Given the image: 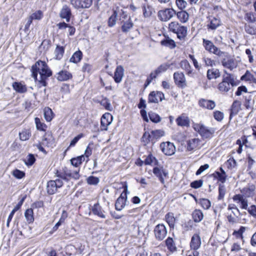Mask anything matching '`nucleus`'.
Masks as SVG:
<instances>
[{
  "mask_svg": "<svg viewBox=\"0 0 256 256\" xmlns=\"http://www.w3.org/2000/svg\"><path fill=\"white\" fill-rule=\"evenodd\" d=\"M176 120L178 126L182 127H188L190 126V118L185 114H182L178 116Z\"/></svg>",
  "mask_w": 256,
  "mask_h": 256,
  "instance_id": "aec40b11",
  "label": "nucleus"
},
{
  "mask_svg": "<svg viewBox=\"0 0 256 256\" xmlns=\"http://www.w3.org/2000/svg\"><path fill=\"white\" fill-rule=\"evenodd\" d=\"M154 232L156 239L160 241L166 236L167 230L164 224H158L154 227Z\"/></svg>",
  "mask_w": 256,
  "mask_h": 256,
  "instance_id": "0eeeda50",
  "label": "nucleus"
},
{
  "mask_svg": "<svg viewBox=\"0 0 256 256\" xmlns=\"http://www.w3.org/2000/svg\"><path fill=\"white\" fill-rule=\"evenodd\" d=\"M123 22L124 24L122 26V30L124 32H129L134 26V24L130 18H129L127 20L124 22Z\"/></svg>",
  "mask_w": 256,
  "mask_h": 256,
  "instance_id": "e433bc0d",
  "label": "nucleus"
},
{
  "mask_svg": "<svg viewBox=\"0 0 256 256\" xmlns=\"http://www.w3.org/2000/svg\"><path fill=\"white\" fill-rule=\"evenodd\" d=\"M82 57V52L78 50L70 58V61L76 64L80 61Z\"/></svg>",
  "mask_w": 256,
  "mask_h": 256,
  "instance_id": "a19ab883",
  "label": "nucleus"
},
{
  "mask_svg": "<svg viewBox=\"0 0 256 256\" xmlns=\"http://www.w3.org/2000/svg\"><path fill=\"white\" fill-rule=\"evenodd\" d=\"M86 180L88 184L90 185H96L100 182V180L98 177L93 176H88Z\"/></svg>",
  "mask_w": 256,
  "mask_h": 256,
  "instance_id": "052dcab7",
  "label": "nucleus"
},
{
  "mask_svg": "<svg viewBox=\"0 0 256 256\" xmlns=\"http://www.w3.org/2000/svg\"><path fill=\"white\" fill-rule=\"evenodd\" d=\"M90 210L94 215L96 216L101 218H106V212L102 208L98 202L94 204Z\"/></svg>",
  "mask_w": 256,
  "mask_h": 256,
  "instance_id": "9b49d317",
  "label": "nucleus"
},
{
  "mask_svg": "<svg viewBox=\"0 0 256 256\" xmlns=\"http://www.w3.org/2000/svg\"><path fill=\"white\" fill-rule=\"evenodd\" d=\"M64 52V48L62 46L56 45L54 50V58L57 60H60Z\"/></svg>",
  "mask_w": 256,
  "mask_h": 256,
  "instance_id": "473e14b6",
  "label": "nucleus"
},
{
  "mask_svg": "<svg viewBox=\"0 0 256 256\" xmlns=\"http://www.w3.org/2000/svg\"><path fill=\"white\" fill-rule=\"evenodd\" d=\"M148 116L150 120L155 123L160 122L161 120L160 117L156 114L153 112H150Z\"/></svg>",
  "mask_w": 256,
  "mask_h": 256,
  "instance_id": "bf43d9fd",
  "label": "nucleus"
},
{
  "mask_svg": "<svg viewBox=\"0 0 256 256\" xmlns=\"http://www.w3.org/2000/svg\"><path fill=\"white\" fill-rule=\"evenodd\" d=\"M240 102L238 100H235L232 104L231 106V112L230 114V118L234 115H236L239 112L240 108Z\"/></svg>",
  "mask_w": 256,
  "mask_h": 256,
  "instance_id": "72a5a7b5",
  "label": "nucleus"
},
{
  "mask_svg": "<svg viewBox=\"0 0 256 256\" xmlns=\"http://www.w3.org/2000/svg\"><path fill=\"white\" fill-rule=\"evenodd\" d=\"M12 174L17 179H21L25 176V172L18 169L14 170Z\"/></svg>",
  "mask_w": 256,
  "mask_h": 256,
  "instance_id": "13d9d810",
  "label": "nucleus"
},
{
  "mask_svg": "<svg viewBox=\"0 0 256 256\" xmlns=\"http://www.w3.org/2000/svg\"><path fill=\"white\" fill-rule=\"evenodd\" d=\"M221 62L222 66L230 70H232L235 67L234 60L227 53L224 52V54L222 56Z\"/></svg>",
  "mask_w": 256,
  "mask_h": 256,
  "instance_id": "6e6552de",
  "label": "nucleus"
},
{
  "mask_svg": "<svg viewBox=\"0 0 256 256\" xmlns=\"http://www.w3.org/2000/svg\"><path fill=\"white\" fill-rule=\"evenodd\" d=\"M174 82L179 87L186 86V80L184 74L181 72H175L174 74Z\"/></svg>",
  "mask_w": 256,
  "mask_h": 256,
  "instance_id": "dca6fc26",
  "label": "nucleus"
},
{
  "mask_svg": "<svg viewBox=\"0 0 256 256\" xmlns=\"http://www.w3.org/2000/svg\"><path fill=\"white\" fill-rule=\"evenodd\" d=\"M170 66V64H162L160 66H159L156 70L155 72L158 74H159L166 70L169 68Z\"/></svg>",
  "mask_w": 256,
  "mask_h": 256,
  "instance_id": "69168bd1",
  "label": "nucleus"
},
{
  "mask_svg": "<svg viewBox=\"0 0 256 256\" xmlns=\"http://www.w3.org/2000/svg\"><path fill=\"white\" fill-rule=\"evenodd\" d=\"M206 76L209 80L216 79L220 76V73L218 69L212 68L207 71Z\"/></svg>",
  "mask_w": 256,
  "mask_h": 256,
  "instance_id": "a878e982",
  "label": "nucleus"
},
{
  "mask_svg": "<svg viewBox=\"0 0 256 256\" xmlns=\"http://www.w3.org/2000/svg\"><path fill=\"white\" fill-rule=\"evenodd\" d=\"M154 174L158 178L159 180L162 184H164V176L166 177L168 175V172L166 170L163 168V167L160 168L158 167H154L152 170Z\"/></svg>",
  "mask_w": 256,
  "mask_h": 256,
  "instance_id": "ddd939ff",
  "label": "nucleus"
},
{
  "mask_svg": "<svg viewBox=\"0 0 256 256\" xmlns=\"http://www.w3.org/2000/svg\"><path fill=\"white\" fill-rule=\"evenodd\" d=\"M199 203L202 207L204 210L209 209L211 206V202L210 200L207 198L200 199Z\"/></svg>",
  "mask_w": 256,
  "mask_h": 256,
  "instance_id": "3c124183",
  "label": "nucleus"
},
{
  "mask_svg": "<svg viewBox=\"0 0 256 256\" xmlns=\"http://www.w3.org/2000/svg\"><path fill=\"white\" fill-rule=\"evenodd\" d=\"M143 15L144 18L150 17L154 12L152 7L147 4H144L142 6Z\"/></svg>",
  "mask_w": 256,
  "mask_h": 256,
  "instance_id": "7c9ffc66",
  "label": "nucleus"
},
{
  "mask_svg": "<svg viewBox=\"0 0 256 256\" xmlns=\"http://www.w3.org/2000/svg\"><path fill=\"white\" fill-rule=\"evenodd\" d=\"M31 136L30 130H24L19 133L20 138L21 140L24 141L28 140Z\"/></svg>",
  "mask_w": 256,
  "mask_h": 256,
  "instance_id": "de8ad7c7",
  "label": "nucleus"
},
{
  "mask_svg": "<svg viewBox=\"0 0 256 256\" xmlns=\"http://www.w3.org/2000/svg\"><path fill=\"white\" fill-rule=\"evenodd\" d=\"M32 76L35 80H38L42 86H46V79L52 75V71L45 62L37 61L32 66Z\"/></svg>",
  "mask_w": 256,
  "mask_h": 256,
  "instance_id": "f257e3e1",
  "label": "nucleus"
},
{
  "mask_svg": "<svg viewBox=\"0 0 256 256\" xmlns=\"http://www.w3.org/2000/svg\"><path fill=\"white\" fill-rule=\"evenodd\" d=\"M166 220L170 228H174L176 219L172 212H169L165 216Z\"/></svg>",
  "mask_w": 256,
  "mask_h": 256,
  "instance_id": "c756f323",
  "label": "nucleus"
},
{
  "mask_svg": "<svg viewBox=\"0 0 256 256\" xmlns=\"http://www.w3.org/2000/svg\"><path fill=\"white\" fill-rule=\"evenodd\" d=\"M202 61L204 62L205 65L208 66H213L216 65V62L214 60L206 56L202 58Z\"/></svg>",
  "mask_w": 256,
  "mask_h": 256,
  "instance_id": "e2e57ef3",
  "label": "nucleus"
},
{
  "mask_svg": "<svg viewBox=\"0 0 256 256\" xmlns=\"http://www.w3.org/2000/svg\"><path fill=\"white\" fill-rule=\"evenodd\" d=\"M166 245L168 249L171 252H174L176 250V247L172 238L168 237L165 240Z\"/></svg>",
  "mask_w": 256,
  "mask_h": 256,
  "instance_id": "4c0bfd02",
  "label": "nucleus"
},
{
  "mask_svg": "<svg viewBox=\"0 0 256 256\" xmlns=\"http://www.w3.org/2000/svg\"><path fill=\"white\" fill-rule=\"evenodd\" d=\"M245 32L250 35L256 34V28L250 24H246L244 26Z\"/></svg>",
  "mask_w": 256,
  "mask_h": 256,
  "instance_id": "09e8293b",
  "label": "nucleus"
},
{
  "mask_svg": "<svg viewBox=\"0 0 256 256\" xmlns=\"http://www.w3.org/2000/svg\"><path fill=\"white\" fill-rule=\"evenodd\" d=\"M202 46L204 49L210 54H213L218 56H222L224 54V52L221 51L211 40L202 38Z\"/></svg>",
  "mask_w": 256,
  "mask_h": 256,
  "instance_id": "39448f33",
  "label": "nucleus"
},
{
  "mask_svg": "<svg viewBox=\"0 0 256 256\" xmlns=\"http://www.w3.org/2000/svg\"><path fill=\"white\" fill-rule=\"evenodd\" d=\"M84 155H81L78 156L76 158H72L70 160V163L72 166L76 168H80V166L82 164V162H84Z\"/></svg>",
  "mask_w": 256,
  "mask_h": 256,
  "instance_id": "cd10ccee",
  "label": "nucleus"
},
{
  "mask_svg": "<svg viewBox=\"0 0 256 256\" xmlns=\"http://www.w3.org/2000/svg\"><path fill=\"white\" fill-rule=\"evenodd\" d=\"M118 12L116 10H114L113 12V14L109 18L108 20V26L110 27H112L116 24V22L117 20L118 16Z\"/></svg>",
  "mask_w": 256,
  "mask_h": 256,
  "instance_id": "a18cd8bd",
  "label": "nucleus"
},
{
  "mask_svg": "<svg viewBox=\"0 0 256 256\" xmlns=\"http://www.w3.org/2000/svg\"><path fill=\"white\" fill-rule=\"evenodd\" d=\"M164 94L161 92H152L149 96L148 101L149 102H158V101H162L164 99Z\"/></svg>",
  "mask_w": 256,
  "mask_h": 256,
  "instance_id": "f3484780",
  "label": "nucleus"
},
{
  "mask_svg": "<svg viewBox=\"0 0 256 256\" xmlns=\"http://www.w3.org/2000/svg\"><path fill=\"white\" fill-rule=\"evenodd\" d=\"M192 128L203 138H212L214 132V130L212 128L206 127L202 124L194 123Z\"/></svg>",
  "mask_w": 256,
  "mask_h": 256,
  "instance_id": "20e7f679",
  "label": "nucleus"
},
{
  "mask_svg": "<svg viewBox=\"0 0 256 256\" xmlns=\"http://www.w3.org/2000/svg\"><path fill=\"white\" fill-rule=\"evenodd\" d=\"M198 105L201 108L210 110H213L216 106L214 101L204 98H201L198 100Z\"/></svg>",
  "mask_w": 256,
  "mask_h": 256,
  "instance_id": "a211bd4d",
  "label": "nucleus"
},
{
  "mask_svg": "<svg viewBox=\"0 0 256 256\" xmlns=\"http://www.w3.org/2000/svg\"><path fill=\"white\" fill-rule=\"evenodd\" d=\"M168 29L170 32L176 34L180 40L184 39L187 35V27L180 25L176 22H172L170 23Z\"/></svg>",
  "mask_w": 256,
  "mask_h": 256,
  "instance_id": "7ed1b4c3",
  "label": "nucleus"
},
{
  "mask_svg": "<svg viewBox=\"0 0 256 256\" xmlns=\"http://www.w3.org/2000/svg\"><path fill=\"white\" fill-rule=\"evenodd\" d=\"M203 184V180H196L192 182L190 184V186L191 188L197 189L200 188Z\"/></svg>",
  "mask_w": 256,
  "mask_h": 256,
  "instance_id": "0e129e2a",
  "label": "nucleus"
},
{
  "mask_svg": "<svg viewBox=\"0 0 256 256\" xmlns=\"http://www.w3.org/2000/svg\"><path fill=\"white\" fill-rule=\"evenodd\" d=\"M220 25V20L217 19L215 18H212L210 19V24H208V28L211 29L212 30H214L217 28Z\"/></svg>",
  "mask_w": 256,
  "mask_h": 256,
  "instance_id": "37998d69",
  "label": "nucleus"
},
{
  "mask_svg": "<svg viewBox=\"0 0 256 256\" xmlns=\"http://www.w3.org/2000/svg\"><path fill=\"white\" fill-rule=\"evenodd\" d=\"M112 115L108 112L102 115L101 118V129L102 130H108V126L112 123Z\"/></svg>",
  "mask_w": 256,
  "mask_h": 256,
  "instance_id": "2eb2a0df",
  "label": "nucleus"
},
{
  "mask_svg": "<svg viewBox=\"0 0 256 256\" xmlns=\"http://www.w3.org/2000/svg\"><path fill=\"white\" fill-rule=\"evenodd\" d=\"M128 193V186L126 184L124 186V190L117 198L115 202V208L118 211L122 210L126 204L127 201V194Z\"/></svg>",
  "mask_w": 256,
  "mask_h": 256,
  "instance_id": "423d86ee",
  "label": "nucleus"
},
{
  "mask_svg": "<svg viewBox=\"0 0 256 256\" xmlns=\"http://www.w3.org/2000/svg\"><path fill=\"white\" fill-rule=\"evenodd\" d=\"M162 46L168 47L170 48H174L176 46V43L174 40L169 38H166L160 42Z\"/></svg>",
  "mask_w": 256,
  "mask_h": 256,
  "instance_id": "c03bdc74",
  "label": "nucleus"
},
{
  "mask_svg": "<svg viewBox=\"0 0 256 256\" xmlns=\"http://www.w3.org/2000/svg\"><path fill=\"white\" fill-rule=\"evenodd\" d=\"M192 216L194 222L196 223L200 222L204 218L202 211L198 209H196L192 212Z\"/></svg>",
  "mask_w": 256,
  "mask_h": 256,
  "instance_id": "393cba45",
  "label": "nucleus"
},
{
  "mask_svg": "<svg viewBox=\"0 0 256 256\" xmlns=\"http://www.w3.org/2000/svg\"><path fill=\"white\" fill-rule=\"evenodd\" d=\"M178 18L182 23L186 22L189 18V14L185 10H181L176 13Z\"/></svg>",
  "mask_w": 256,
  "mask_h": 256,
  "instance_id": "2f4dec72",
  "label": "nucleus"
},
{
  "mask_svg": "<svg viewBox=\"0 0 256 256\" xmlns=\"http://www.w3.org/2000/svg\"><path fill=\"white\" fill-rule=\"evenodd\" d=\"M36 158L34 154H28L26 158L24 160V164L28 167L32 166L36 162Z\"/></svg>",
  "mask_w": 256,
  "mask_h": 256,
  "instance_id": "c9c22d12",
  "label": "nucleus"
},
{
  "mask_svg": "<svg viewBox=\"0 0 256 256\" xmlns=\"http://www.w3.org/2000/svg\"><path fill=\"white\" fill-rule=\"evenodd\" d=\"M92 0H70V4L75 8H87L92 4Z\"/></svg>",
  "mask_w": 256,
  "mask_h": 256,
  "instance_id": "9d476101",
  "label": "nucleus"
},
{
  "mask_svg": "<svg viewBox=\"0 0 256 256\" xmlns=\"http://www.w3.org/2000/svg\"><path fill=\"white\" fill-rule=\"evenodd\" d=\"M228 209L231 210L232 213L236 217L238 218L240 215V212L239 210L236 206L234 204H229L228 206Z\"/></svg>",
  "mask_w": 256,
  "mask_h": 256,
  "instance_id": "6e6d98bb",
  "label": "nucleus"
},
{
  "mask_svg": "<svg viewBox=\"0 0 256 256\" xmlns=\"http://www.w3.org/2000/svg\"><path fill=\"white\" fill-rule=\"evenodd\" d=\"M24 216L27 222L30 224L34 222V211L31 208L27 209L24 212Z\"/></svg>",
  "mask_w": 256,
  "mask_h": 256,
  "instance_id": "79ce46f5",
  "label": "nucleus"
},
{
  "mask_svg": "<svg viewBox=\"0 0 256 256\" xmlns=\"http://www.w3.org/2000/svg\"><path fill=\"white\" fill-rule=\"evenodd\" d=\"M30 17L32 20H40L43 17V13L40 10H38L32 13Z\"/></svg>",
  "mask_w": 256,
  "mask_h": 256,
  "instance_id": "4d7b16f0",
  "label": "nucleus"
},
{
  "mask_svg": "<svg viewBox=\"0 0 256 256\" xmlns=\"http://www.w3.org/2000/svg\"><path fill=\"white\" fill-rule=\"evenodd\" d=\"M71 16L70 8L66 5L64 6L60 14V17L62 18H65L67 22H69Z\"/></svg>",
  "mask_w": 256,
  "mask_h": 256,
  "instance_id": "412c9836",
  "label": "nucleus"
},
{
  "mask_svg": "<svg viewBox=\"0 0 256 256\" xmlns=\"http://www.w3.org/2000/svg\"><path fill=\"white\" fill-rule=\"evenodd\" d=\"M72 78V74L67 70H61L57 74L56 78L59 81H66Z\"/></svg>",
  "mask_w": 256,
  "mask_h": 256,
  "instance_id": "5701e85b",
  "label": "nucleus"
},
{
  "mask_svg": "<svg viewBox=\"0 0 256 256\" xmlns=\"http://www.w3.org/2000/svg\"><path fill=\"white\" fill-rule=\"evenodd\" d=\"M219 170L220 171H215L214 173L210 174V176L212 177L214 179L218 180L221 183L224 184L226 181L227 175L222 167H220Z\"/></svg>",
  "mask_w": 256,
  "mask_h": 256,
  "instance_id": "f8f14e48",
  "label": "nucleus"
},
{
  "mask_svg": "<svg viewBox=\"0 0 256 256\" xmlns=\"http://www.w3.org/2000/svg\"><path fill=\"white\" fill-rule=\"evenodd\" d=\"M44 117L47 122H50L54 116V114L50 108L46 107L44 109Z\"/></svg>",
  "mask_w": 256,
  "mask_h": 256,
  "instance_id": "ea45409f",
  "label": "nucleus"
},
{
  "mask_svg": "<svg viewBox=\"0 0 256 256\" xmlns=\"http://www.w3.org/2000/svg\"><path fill=\"white\" fill-rule=\"evenodd\" d=\"M47 192L49 194H54L58 190V188L54 180H50L47 184Z\"/></svg>",
  "mask_w": 256,
  "mask_h": 256,
  "instance_id": "f704fd0d",
  "label": "nucleus"
},
{
  "mask_svg": "<svg viewBox=\"0 0 256 256\" xmlns=\"http://www.w3.org/2000/svg\"><path fill=\"white\" fill-rule=\"evenodd\" d=\"M100 104L104 106V108L109 111L112 110V107L110 104V100L106 98H103L100 102Z\"/></svg>",
  "mask_w": 256,
  "mask_h": 256,
  "instance_id": "864d4df0",
  "label": "nucleus"
},
{
  "mask_svg": "<svg viewBox=\"0 0 256 256\" xmlns=\"http://www.w3.org/2000/svg\"><path fill=\"white\" fill-rule=\"evenodd\" d=\"M224 72L222 82L218 84V88L221 92H228L230 89V86H236L237 82L233 74L228 73L226 70Z\"/></svg>",
  "mask_w": 256,
  "mask_h": 256,
  "instance_id": "f03ea898",
  "label": "nucleus"
},
{
  "mask_svg": "<svg viewBox=\"0 0 256 256\" xmlns=\"http://www.w3.org/2000/svg\"><path fill=\"white\" fill-rule=\"evenodd\" d=\"M114 10L118 12V16L119 15L120 20L122 21V23L124 22V20H125L128 18L126 12H125L122 9H120L119 8L116 7V8L114 9Z\"/></svg>",
  "mask_w": 256,
  "mask_h": 256,
  "instance_id": "603ef678",
  "label": "nucleus"
},
{
  "mask_svg": "<svg viewBox=\"0 0 256 256\" xmlns=\"http://www.w3.org/2000/svg\"><path fill=\"white\" fill-rule=\"evenodd\" d=\"M240 80L256 84V78L248 70L246 71L244 74L241 77Z\"/></svg>",
  "mask_w": 256,
  "mask_h": 256,
  "instance_id": "58836bf2",
  "label": "nucleus"
},
{
  "mask_svg": "<svg viewBox=\"0 0 256 256\" xmlns=\"http://www.w3.org/2000/svg\"><path fill=\"white\" fill-rule=\"evenodd\" d=\"M62 171L69 179L71 178L76 180H78L80 178V168H76L74 170H72L66 167H64L62 168Z\"/></svg>",
  "mask_w": 256,
  "mask_h": 256,
  "instance_id": "4468645a",
  "label": "nucleus"
},
{
  "mask_svg": "<svg viewBox=\"0 0 256 256\" xmlns=\"http://www.w3.org/2000/svg\"><path fill=\"white\" fill-rule=\"evenodd\" d=\"M245 20L252 23L256 22V14L253 12H246L245 14Z\"/></svg>",
  "mask_w": 256,
  "mask_h": 256,
  "instance_id": "8fccbe9b",
  "label": "nucleus"
},
{
  "mask_svg": "<svg viewBox=\"0 0 256 256\" xmlns=\"http://www.w3.org/2000/svg\"><path fill=\"white\" fill-rule=\"evenodd\" d=\"M34 120L36 124V128L38 130L41 131L46 130L47 126L44 122H42L40 119L38 118H36Z\"/></svg>",
  "mask_w": 256,
  "mask_h": 256,
  "instance_id": "49530a36",
  "label": "nucleus"
},
{
  "mask_svg": "<svg viewBox=\"0 0 256 256\" xmlns=\"http://www.w3.org/2000/svg\"><path fill=\"white\" fill-rule=\"evenodd\" d=\"M164 134V132L162 130H156L152 131L151 132V136L152 138V139H157Z\"/></svg>",
  "mask_w": 256,
  "mask_h": 256,
  "instance_id": "774afa93",
  "label": "nucleus"
},
{
  "mask_svg": "<svg viewBox=\"0 0 256 256\" xmlns=\"http://www.w3.org/2000/svg\"><path fill=\"white\" fill-rule=\"evenodd\" d=\"M124 69L123 67L121 66H118L116 69L114 76L115 82L116 83L120 82L124 76Z\"/></svg>",
  "mask_w": 256,
  "mask_h": 256,
  "instance_id": "4be33fe9",
  "label": "nucleus"
},
{
  "mask_svg": "<svg viewBox=\"0 0 256 256\" xmlns=\"http://www.w3.org/2000/svg\"><path fill=\"white\" fill-rule=\"evenodd\" d=\"M226 164L228 169H232L236 167V162L233 157H231L226 162Z\"/></svg>",
  "mask_w": 256,
  "mask_h": 256,
  "instance_id": "5fc2aeb1",
  "label": "nucleus"
},
{
  "mask_svg": "<svg viewBox=\"0 0 256 256\" xmlns=\"http://www.w3.org/2000/svg\"><path fill=\"white\" fill-rule=\"evenodd\" d=\"M162 152L167 156H172L175 153V145H160Z\"/></svg>",
  "mask_w": 256,
  "mask_h": 256,
  "instance_id": "b1692460",
  "label": "nucleus"
},
{
  "mask_svg": "<svg viewBox=\"0 0 256 256\" xmlns=\"http://www.w3.org/2000/svg\"><path fill=\"white\" fill-rule=\"evenodd\" d=\"M255 188V186L252 184L248 187L243 188L241 192L246 197L248 198L254 195Z\"/></svg>",
  "mask_w": 256,
  "mask_h": 256,
  "instance_id": "c85d7f7f",
  "label": "nucleus"
},
{
  "mask_svg": "<svg viewBox=\"0 0 256 256\" xmlns=\"http://www.w3.org/2000/svg\"><path fill=\"white\" fill-rule=\"evenodd\" d=\"M12 88L18 93H24L27 91L26 86L22 82H14L12 84Z\"/></svg>",
  "mask_w": 256,
  "mask_h": 256,
  "instance_id": "bb28decb",
  "label": "nucleus"
},
{
  "mask_svg": "<svg viewBox=\"0 0 256 256\" xmlns=\"http://www.w3.org/2000/svg\"><path fill=\"white\" fill-rule=\"evenodd\" d=\"M176 14V12L172 8H166L158 12V16L160 19L164 22L168 21Z\"/></svg>",
  "mask_w": 256,
  "mask_h": 256,
  "instance_id": "1a4fd4ad",
  "label": "nucleus"
},
{
  "mask_svg": "<svg viewBox=\"0 0 256 256\" xmlns=\"http://www.w3.org/2000/svg\"><path fill=\"white\" fill-rule=\"evenodd\" d=\"M226 194L225 186L222 184H220L218 186V200H222Z\"/></svg>",
  "mask_w": 256,
  "mask_h": 256,
  "instance_id": "680f3d73",
  "label": "nucleus"
},
{
  "mask_svg": "<svg viewBox=\"0 0 256 256\" xmlns=\"http://www.w3.org/2000/svg\"><path fill=\"white\" fill-rule=\"evenodd\" d=\"M151 138H152L151 134H150L148 133H146V132H145L144 134V135L142 138L143 142L148 143L151 142L153 144L155 143L156 142L154 140L152 139V140H150Z\"/></svg>",
  "mask_w": 256,
  "mask_h": 256,
  "instance_id": "338daca9",
  "label": "nucleus"
},
{
  "mask_svg": "<svg viewBox=\"0 0 256 256\" xmlns=\"http://www.w3.org/2000/svg\"><path fill=\"white\" fill-rule=\"evenodd\" d=\"M201 245V238L198 234H195L192 237L190 246L194 250H198Z\"/></svg>",
  "mask_w": 256,
  "mask_h": 256,
  "instance_id": "6ab92c4d",
  "label": "nucleus"
}]
</instances>
